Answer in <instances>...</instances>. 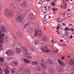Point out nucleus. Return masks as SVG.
Here are the masks:
<instances>
[{"label": "nucleus", "mask_w": 74, "mask_h": 74, "mask_svg": "<svg viewBox=\"0 0 74 74\" xmlns=\"http://www.w3.org/2000/svg\"><path fill=\"white\" fill-rule=\"evenodd\" d=\"M68 16L69 18H70V17L71 16V14H69L68 15Z\"/></svg>", "instance_id": "79ce46f5"}, {"label": "nucleus", "mask_w": 74, "mask_h": 74, "mask_svg": "<svg viewBox=\"0 0 74 74\" xmlns=\"http://www.w3.org/2000/svg\"><path fill=\"white\" fill-rule=\"evenodd\" d=\"M46 0L47 2H49L51 0Z\"/></svg>", "instance_id": "338daca9"}, {"label": "nucleus", "mask_w": 74, "mask_h": 74, "mask_svg": "<svg viewBox=\"0 0 74 74\" xmlns=\"http://www.w3.org/2000/svg\"><path fill=\"white\" fill-rule=\"evenodd\" d=\"M42 35V33L41 30H36L35 31L34 36H38L39 38L41 37Z\"/></svg>", "instance_id": "f03ea898"}, {"label": "nucleus", "mask_w": 74, "mask_h": 74, "mask_svg": "<svg viewBox=\"0 0 74 74\" xmlns=\"http://www.w3.org/2000/svg\"><path fill=\"white\" fill-rule=\"evenodd\" d=\"M42 11L43 12L45 13L46 12V9H43L42 10Z\"/></svg>", "instance_id": "c9c22d12"}, {"label": "nucleus", "mask_w": 74, "mask_h": 74, "mask_svg": "<svg viewBox=\"0 0 74 74\" xmlns=\"http://www.w3.org/2000/svg\"><path fill=\"white\" fill-rule=\"evenodd\" d=\"M23 16L22 14H19L16 18V21L18 22H21L22 24H24L25 21L22 20Z\"/></svg>", "instance_id": "f257e3e1"}, {"label": "nucleus", "mask_w": 74, "mask_h": 74, "mask_svg": "<svg viewBox=\"0 0 74 74\" xmlns=\"http://www.w3.org/2000/svg\"><path fill=\"white\" fill-rule=\"evenodd\" d=\"M53 11H55L56 10H58V9L57 8L56 9V8H53Z\"/></svg>", "instance_id": "a19ab883"}, {"label": "nucleus", "mask_w": 74, "mask_h": 74, "mask_svg": "<svg viewBox=\"0 0 74 74\" xmlns=\"http://www.w3.org/2000/svg\"><path fill=\"white\" fill-rule=\"evenodd\" d=\"M16 51L17 54H18L21 52V49L20 48H16Z\"/></svg>", "instance_id": "ddd939ff"}, {"label": "nucleus", "mask_w": 74, "mask_h": 74, "mask_svg": "<svg viewBox=\"0 0 74 74\" xmlns=\"http://www.w3.org/2000/svg\"><path fill=\"white\" fill-rule=\"evenodd\" d=\"M58 62L60 66H65V64L64 62H63L62 61L58 59Z\"/></svg>", "instance_id": "0eeeda50"}, {"label": "nucleus", "mask_w": 74, "mask_h": 74, "mask_svg": "<svg viewBox=\"0 0 74 74\" xmlns=\"http://www.w3.org/2000/svg\"><path fill=\"white\" fill-rule=\"evenodd\" d=\"M29 18L30 19H34L35 18V17L33 14L30 13L29 14Z\"/></svg>", "instance_id": "6e6552de"}, {"label": "nucleus", "mask_w": 74, "mask_h": 74, "mask_svg": "<svg viewBox=\"0 0 74 74\" xmlns=\"http://www.w3.org/2000/svg\"><path fill=\"white\" fill-rule=\"evenodd\" d=\"M39 43V41L38 40H36L35 42H32V45L34 46L35 45H36Z\"/></svg>", "instance_id": "f8f14e48"}, {"label": "nucleus", "mask_w": 74, "mask_h": 74, "mask_svg": "<svg viewBox=\"0 0 74 74\" xmlns=\"http://www.w3.org/2000/svg\"><path fill=\"white\" fill-rule=\"evenodd\" d=\"M15 55L14 51L13 50H10V56H14Z\"/></svg>", "instance_id": "4468645a"}, {"label": "nucleus", "mask_w": 74, "mask_h": 74, "mask_svg": "<svg viewBox=\"0 0 74 74\" xmlns=\"http://www.w3.org/2000/svg\"><path fill=\"white\" fill-rule=\"evenodd\" d=\"M42 40L44 42H46L47 40V38L45 37H43L42 38Z\"/></svg>", "instance_id": "412c9836"}, {"label": "nucleus", "mask_w": 74, "mask_h": 74, "mask_svg": "<svg viewBox=\"0 0 74 74\" xmlns=\"http://www.w3.org/2000/svg\"><path fill=\"white\" fill-rule=\"evenodd\" d=\"M60 29H63V27L62 26H61L60 27Z\"/></svg>", "instance_id": "37998d69"}, {"label": "nucleus", "mask_w": 74, "mask_h": 74, "mask_svg": "<svg viewBox=\"0 0 74 74\" xmlns=\"http://www.w3.org/2000/svg\"><path fill=\"white\" fill-rule=\"evenodd\" d=\"M17 69H14V70H12V72L13 73H14L15 72V71H16Z\"/></svg>", "instance_id": "72a5a7b5"}, {"label": "nucleus", "mask_w": 74, "mask_h": 74, "mask_svg": "<svg viewBox=\"0 0 74 74\" xmlns=\"http://www.w3.org/2000/svg\"><path fill=\"white\" fill-rule=\"evenodd\" d=\"M71 74H74V72H73L72 73H71Z\"/></svg>", "instance_id": "69168bd1"}, {"label": "nucleus", "mask_w": 74, "mask_h": 74, "mask_svg": "<svg viewBox=\"0 0 74 74\" xmlns=\"http://www.w3.org/2000/svg\"><path fill=\"white\" fill-rule=\"evenodd\" d=\"M5 53L7 54L8 56H10V51L8 50Z\"/></svg>", "instance_id": "7c9ffc66"}, {"label": "nucleus", "mask_w": 74, "mask_h": 74, "mask_svg": "<svg viewBox=\"0 0 74 74\" xmlns=\"http://www.w3.org/2000/svg\"><path fill=\"white\" fill-rule=\"evenodd\" d=\"M50 71L52 73H54V70L52 68H50V69H49Z\"/></svg>", "instance_id": "5701e85b"}, {"label": "nucleus", "mask_w": 74, "mask_h": 74, "mask_svg": "<svg viewBox=\"0 0 74 74\" xmlns=\"http://www.w3.org/2000/svg\"><path fill=\"white\" fill-rule=\"evenodd\" d=\"M73 36H71L70 37V38H73Z\"/></svg>", "instance_id": "5fc2aeb1"}, {"label": "nucleus", "mask_w": 74, "mask_h": 74, "mask_svg": "<svg viewBox=\"0 0 74 74\" xmlns=\"http://www.w3.org/2000/svg\"><path fill=\"white\" fill-rule=\"evenodd\" d=\"M63 7V5H61V6H60V8H62Z\"/></svg>", "instance_id": "774afa93"}, {"label": "nucleus", "mask_w": 74, "mask_h": 74, "mask_svg": "<svg viewBox=\"0 0 74 74\" xmlns=\"http://www.w3.org/2000/svg\"><path fill=\"white\" fill-rule=\"evenodd\" d=\"M22 5H23V7H25L26 5L25 2V1L23 2V3L22 4Z\"/></svg>", "instance_id": "b1692460"}, {"label": "nucleus", "mask_w": 74, "mask_h": 74, "mask_svg": "<svg viewBox=\"0 0 74 74\" xmlns=\"http://www.w3.org/2000/svg\"><path fill=\"white\" fill-rule=\"evenodd\" d=\"M4 61V58H0V62H3Z\"/></svg>", "instance_id": "4be33fe9"}, {"label": "nucleus", "mask_w": 74, "mask_h": 74, "mask_svg": "<svg viewBox=\"0 0 74 74\" xmlns=\"http://www.w3.org/2000/svg\"><path fill=\"white\" fill-rule=\"evenodd\" d=\"M65 31H69V27H66L65 29H64Z\"/></svg>", "instance_id": "e433bc0d"}, {"label": "nucleus", "mask_w": 74, "mask_h": 74, "mask_svg": "<svg viewBox=\"0 0 74 74\" xmlns=\"http://www.w3.org/2000/svg\"><path fill=\"white\" fill-rule=\"evenodd\" d=\"M32 64L33 65H38V63L37 62H33Z\"/></svg>", "instance_id": "393cba45"}, {"label": "nucleus", "mask_w": 74, "mask_h": 74, "mask_svg": "<svg viewBox=\"0 0 74 74\" xmlns=\"http://www.w3.org/2000/svg\"><path fill=\"white\" fill-rule=\"evenodd\" d=\"M28 31L30 33H32L33 32V29L32 27H29L28 28Z\"/></svg>", "instance_id": "2eb2a0df"}, {"label": "nucleus", "mask_w": 74, "mask_h": 74, "mask_svg": "<svg viewBox=\"0 0 74 74\" xmlns=\"http://www.w3.org/2000/svg\"><path fill=\"white\" fill-rule=\"evenodd\" d=\"M13 59V58L12 57H10V60H12Z\"/></svg>", "instance_id": "8fccbe9b"}, {"label": "nucleus", "mask_w": 74, "mask_h": 74, "mask_svg": "<svg viewBox=\"0 0 74 74\" xmlns=\"http://www.w3.org/2000/svg\"><path fill=\"white\" fill-rule=\"evenodd\" d=\"M17 34L18 36L20 35V32H18L17 33Z\"/></svg>", "instance_id": "58836bf2"}, {"label": "nucleus", "mask_w": 74, "mask_h": 74, "mask_svg": "<svg viewBox=\"0 0 74 74\" xmlns=\"http://www.w3.org/2000/svg\"><path fill=\"white\" fill-rule=\"evenodd\" d=\"M62 25L63 26H65L66 25V24L64 23H62Z\"/></svg>", "instance_id": "603ef678"}, {"label": "nucleus", "mask_w": 74, "mask_h": 74, "mask_svg": "<svg viewBox=\"0 0 74 74\" xmlns=\"http://www.w3.org/2000/svg\"><path fill=\"white\" fill-rule=\"evenodd\" d=\"M0 42H3V40H2V39H3V37H2L1 35L0 34Z\"/></svg>", "instance_id": "bb28decb"}, {"label": "nucleus", "mask_w": 74, "mask_h": 74, "mask_svg": "<svg viewBox=\"0 0 74 74\" xmlns=\"http://www.w3.org/2000/svg\"><path fill=\"white\" fill-rule=\"evenodd\" d=\"M24 62L26 63H29L30 62V61L29 60L26 58L24 59Z\"/></svg>", "instance_id": "dca6fc26"}, {"label": "nucleus", "mask_w": 74, "mask_h": 74, "mask_svg": "<svg viewBox=\"0 0 74 74\" xmlns=\"http://www.w3.org/2000/svg\"><path fill=\"white\" fill-rule=\"evenodd\" d=\"M26 73H29V72L28 71H27V72H26Z\"/></svg>", "instance_id": "e2e57ef3"}, {"label": "nucleus", "mask_w": 74, "mask_h": 74, "mask_svg": "<svg viewBox=\"0 0 74 74\" xmlns=\"http://www.w3.org/2000/svg\"><path fill=\"white\" fill-rule=\"evenodd\" d=\"M43 23L44 24H45L46 23H47V21H43Z\"/></svg>", "instance_id": "ea45409f"}, {"label": "nucleus", "mask_w": 74, "mask_h": 74, "mask_svg": "<svg viewBox=\"0 0 74 74\" xmlns=\"http://www.w3.org/2000/svg\"><path fill=\"white\" fill-rule=\"evenodd\" d=\"M2 49V47H0V50H1Z\"/></svg>", "instance_id": "0e129e2a"}, {"label": "nucleus", "mask_w": 74, "mask_h": 74, "mask_svg": "<svg viewBox=\"0 0 74 74\" xmlns=\"http://www.w3.org/2000/svg\"><path fill=\"white\" fill-rule=\"evenodd\" d=\"M57 70L59 72L63 71V70H62V69H61L60 67H58L57 69Z\"/></svg>", "instance_id": "aec40b11"}, {"label": "nucleus", "mask_w": 74, "mask_h": 74, "mask_svg": "<svg viewBox=\"0 0 74 74\" xmlns=\"http://www.w3.org/2000/svg\"><path fill=\"white\" fill-rule=\"evenodd\" d=\"M41 0V1L42 2H44L45 1V0Z\"/></svg>", "instance_id": "13d9d810"}, {"label": "nucleus", "mask_w": 74, "mask_h": 74, "mask_svg": "<svg viewBox=\"0 0 74 74\" xmlns=\"http://www.w3.org/2000/svg\"><path fill=\"white\" fill-rule=\"evenodd\" d=\"M13 14V13L12 11L10 12V16L11 17V18L12 17Z\"/></svg>", "instance_id": "cd10ccee"}, {"label": "nucleus", "mask_w": 74, "mask_h": 74, "mask_svg": "<svg viewBox=\"0 0 74 74\" xmlns=\"http://www.w3.org/2000/svg\"><path fill=\"white\" fill-rule=\"evenodd\" d=\"M30 49L31 51H32L33 52H34L35 51L34 49L32 47H31Z\"/></svg>", "instance_id": "c756f323"}, {"label": "nucleus", "mask_w": 74, "mask_h": 74, "mask_svg": "<svg viewBox=\"0 0 74 74\" xmlns=\"http://www.w3.org/2000/svg\"><path fill=\"white\" fill-rule=\"evenodd\" d=\"M69 36V32H65V35H63L62 33L60 35V36L61 37L63 38H68Z\"/></svg>", "instance_id": "7ed1b4c3"}, {"label": "nucleus", "mask_w": 74, "mask_h": 74, "mask_svg": "<svg viewBox=\"0 0 74 74\" xmlns=\"http://www.w3.org/2000/svg\"><path fill=\"white\" fill-rule=\"evenodd\" d=\"M59 51V50L58 49H56V50L55 51L54 50L53 51V52L55 53H57Z\"/></svg>", "instance_id": "2f4dec72"}, {"label": "nucleus", "mask_w": 74, "mask_h": 74, "mask_svg": "<svg viewBox=\"0 0 74 74\" xmlns=\"http://www.w3.org/2000/svg\"><path fill=\"white\" fill-rule=\"evenodd\" d=\"M51 5L53 6H54L55 5V2H52L51 3Z\"/></svg>", "instance_id": "4c0bfd02"}, {"label": "nucleus", "mask_w": 74, "mask_h": 74, "mask_svg": "<svg viewBox=\"0 0 74 74\" xmlns=\"http://www.w3.org/2000/svg\"><path fill=\"white\" fill-rule=\"evenodd\" d=\"M5 36V35L4 34H2V37H4V36Z\"/></svg>", "instance_id": "de8ad7c7"}, {"label": "nucleus", "mask_w": 74, "mask_h": 74, "mask_svg": "<svg viewBox=\"0 0 74 74\" xmlns=\"http://www.w3.org/2000/svg\"><path fill=\"white\" fill-rule=\"evenodd\" d=\"M46 65V62L44 63V64H41V66L45 69L47 68Z\"/></svg>", "instance_id": "6ab92c4d"}, {"label": "nucleus", "mask_w": 74, "mask_h": 74, "mask_svg": "<svg viewBox=\"0 0 74 74\" xmlns=\"http://www.w3.org/2000/svg\"><path fill=\"white\" fill-rule=\"evenodd\" d=\"M63 21V19L61 18H59L57 19V22L58 23H61Z\"/></svg>", "instance_id": "a211bd4d"}, {"label": "nucleus", "mask_w": 74, "mask_h": 74, "mask_svg": "<svg viewBox=\"0 0 74 74\" xmlns=\"http://www.w3.org/2000/svg\"><path fill=\"white\" fill-rule=\"evenodd\" d=\"M48 9L49 10H51V6H49L48 7Z\"/></svg>", "instance_id": "a18cd8bd"}, {"label": "nucleus", "mask_w": 74, "mask_h": 74, "mask_svg": "<svg viewBox=\"0 0 74 74\" xmlns=\"http://www.w3.org/2000/svg\"><path fill=\"white\" fill-rule=\"evenodd\" d=\"M25 56H26V57H27L29 59H31L32 58L31 56H30L27 53L25 54Z\"/></svg>", "instance_id": "f3484780"}, {"label": "nucleus", "mask_w": 74, "mask_h": 74, "mask_svg": "<svg viewBox=\"0 0 74 74\" xmlns=\"http://www.w3.org/2000/svg\"><path fill=\"white\" fill-rule=\"evenodd\" d=\"M4 13L6 16H10V10L8 9H6L4 11Z\"/></svg>", "instance_id": "423d86ee"}, {"label": "nucleus", "mask_w": 74, "mask_h": 74, "mask_svg": "<svg viewBox=\"0 0 74 74\" xmlns=\"http://www.w3.org/2000/svg\"><path fill=\"white\" fill-rule=\"evenodd\" d=\"M69 26H72L73 25V24H69Z\"/></svg>", "instance_id": "6e6d98bb"}, {"label": "nucleus", "mask_w": 74, "mask_h": 74, "mask_svg": "<svg viewBox=\"0 0 74 74\" xmlns=\"http://www.w3.org/2000/svg\"><path fill=\"white\" fill-rule=\"evenodd\" d=\"M71 30L72 31H73H73H74V29H73V28H71Z\"/></svg>", "instance_id": "864d4df0"}, {"label": "nucleus", "mask_w": 74, "mask_h": 74, "mask_svg": "<svg viewBox=\"0 0 74 74\" xmlns=\"http://www.w3.org/2000/svg\"><path fill=\"white\" fill-rule=\"evenodd\" d=\"M3 32L4 33H6L7 32V30H6V28L4 26L2 27L1 29H0V35H1V33Z\"/></svg>", "instance_id": "20e7f679"}, {"label": "nucleus", "mask_w": 74, "mask_h": 74, "mask_svg": "<svg viewBox=\"0 0 74 74\" xmlns=\"http://www.w3.org/2000/svg\"><path fill=\"white\" fill-rule=\"evenodd\" d=\"M59 28H60V26H58L57 27V28H56V29L58 30V29H59Z\"/></svg>", "instance_id": "c03bdc74"}, {"label": "nucleus", "mask_w": 74, "mask_h": 74, "mask_svg": "<svg viewBox=\"0 0 74 74\" xmlns=\"http://www.w3.org/2000/svg\"><path fill=\"white\" fill-rule=\"evenodd\" d=\"M38 4L40 5H41L42 4V3H41V2H38Z\"/></svg>", "instance_id": "09e8293b"}, {"label": "nucleus", "mask_w": 74, "mask_h": 74, "mask_svg": "<svg viewBox=\"0 0 74 74\" xmlns=\"http://www.w3.org/2000/svg\"><path fill=\"white\" fill-rule=\"evenodd\" d=\"M67 4H65L64 6V9H66L67 8Z\"/></svg>", "instance_id": "f704fd0d"}, {"label": "nucleus", "mask_w": 74, "mask_h": 74, "mask_svg": "<svg viewBox=\"0 0 74 74\" xmlns=\"http://www.w3.org/2000/svg\"><path fill=\"white\" fill-rule=\"evenodd\" d=\"M46 18V16H45L43 18L44 19H45Z\"/></svg>", "instance_id": "052dcab7"}, {"label": "nucleus", "mask_w": 74, "mask_h": 74, "mask_svg": "<svg viewBox=\"0 0 74 74\" xmlns=\"http://www.w3.org/2000/svg\"><path fill=\"white\" fill-rule=\"evenodd\" d=\"M47 49L48 47L46 46H45L44 47L43 49H42V50L44 52L48 53L50 51V50H47Z\"/></svg>", "instance_id": "39448f33"}, {"label": "nucleus", "mask_w": 74, "mask_h": 74, "mask_svg": "<svg viewBox=\"0 0 74 74\" xmlns=\"http://www.w3.org/2000/svg\"><path fill=\"white\" fill-rule=\"evenodd\" d=\"M5 74H8L10 73V71L8 69L5 70Z\"/></svg>", "instance_id": "a878e982"}, {"label": "nucleus", "mask_w": 74, "mask_h": 74, "mask_svg": "<svg viewBox=\"0 0 74 74\" xmlns=\"http://www.w3.org/2000/svg\"><path fill=\"white\" fill-rule=\"evenodd\" d=\"M69 64L72 66H74V59H71L69 61Z\"/></svg>", "instance_id": "1a4fd4ad"}, {"label": "nucleus", "mask_w": 74, "mask_h": 74, "mask_svg": "<svg viewBox=\"0 0 74 74\" xmlns=\"http://www.w3.org/2000/svg\"><path fill=\"white\" fill-rule=\"evenodd\" d=\"M19 70H20V71H22L23 70V69L22 68H19Z\"/></svg>", "instance_id": "49530a36"}, {"label": "nucleus", "mask_w": 74, "mask_h": 74, "mask_svg": "<svg viewBox=\"0 0 74 74\" xmlns=\"http://www.w3.org/2000/svg\"><path fill=\"white\" fill-rule=\"evenodd\" d=\"M23 51H25V52H27V50L26 49V48L24 47H23Z\"/></svg>", "instance_id": "473e14b6"}, {"label": "nucleus", "mask_w": 74, "mask_h": 74, "mask_svg": "<svg viewBox=\"0 0 74 74\" xmlns=\"http://www.w3.org/2000/svg\"><path fill=\"white\" fill-rule=\"evenodd\" d=\"M54 42V41L53 40H52V41H51V42H52V43H53Z\"/></svg>", "instance_id": "680f3d73"}, {"label": "nucleus", "mask_w": 74, "mask_h": 74, "mask_svg": "<svg viewBox=\"0 0 74 74\" xmlns=\"http://www.w3.org/2000/svg\"><path fill=\"white\" fill-rule=\"evenodd\" d=\"M63 46H65L66 45V44H63Z\"/></svg>", "instance_id": "bf43d9fd"}, {"label": "nucleus", "mask_w": 74, "mask_h": 74, "mask_svg": "<svg viewBox=\"0 0 74 74\" xmlns=\"http://www.w3.org/2000/svg\"><path fill=\"white\" fill-rule=\"evenodd\" d=\"M2 45V44L1 43H0V47H2L1 46Z\"/></svg>", "instance_id": "4d7b16f0"}, {"label": "nucleus", "mask_w": 74, "mask_h": 74, "mask_svg": "<svg viewBox=\"0 0 74 74\" xmlns=\"http://www.w3.org/2000/svg\"><path fill=\"white\" fill-rule=\"evenodd\" d=\"M18 62H10V64L13 66H16L17 65H18Z\"/></svg>", "instance_id": "9b49d317"}, {"label": "nucleus", "mask_w": 74, "mask_h": 74, "mask_svg": "<svg viewBox=\"0 0 74 74\" xmlns=\"http://www.w3.org/2000/svg\"><path fill=\"white\" fill-rule=\"evenodd\" d=\"M37 69L38 71H42L41 68H40L39 67H37Z\"/></svg>", "instance_id": "c85d7f7f"}, {"label": "nucleus", "mask_w": 74, "mask_h": 74, "mask_svg": "<svg viewBox=\"0 0 74 74\" xmlns=\"http://www.w3.org/2000/svg\"><path fill=\"white\" fill-rule=\"evenodd\" d=\"M30 24H31V23H27L24 24V25L23 26V29H26L27 27L30 26Z\"/></svg>", "instance_id": "9d476101"}, {"label": "nucleus", "mask_w": 74, "mask_h": 74, "mask_svg": "<svg viewBox=\"0 0 74 74\" xmlns=\"http://www.w3.org/2000/svg\"><path fill=\"white\" fill-rule=\"evenodd\" d=\"M64 56H63L62 58V60H63L64 59Z\"/></svg>", "instance_id": "3c124183"}]
</instances>
